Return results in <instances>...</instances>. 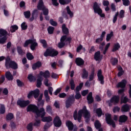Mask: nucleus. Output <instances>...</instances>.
Returning a JSON list of instances; mask_svg holds the SVG:
<instances>
[{"instance_id": "29", "label": "nucleus", "mask_w": 131, "mask_h": 131, "mask_svg": "<svg viewBox=\"0 0 131 131\" xmlns=\"http://www.w3.org/2000/svg\"><path fill=\"white\" fill-rule=\"evenodd\" d=\"M67 14L69 15L70 18H73L74 16L73 12L71 11L70 10V8H69V6H67L66 8Z\"/></svg>"}, {"instance_id": "59", "label": "nucleus", "mask_w": 131, "mask_h": 131, "mask_svg": "<svg viewBox=\"0 0 131 131\" xmlns=\"http://www.w3.org/2000/svg\"><path fill=\"white\" fill-rule=\"evenodd\" d=\"M119 14V13L118 12H117L115 15L113 20V23H115V22H116V21L117 20V16H118Z\"/></svg>"}, {"instance_id": "54", "label": "nucleus", "mask_w": 131, "mask_h": 131, "mask_svg": "<svg viewBox=\"0 0 131 131\" xmlns=\"http://www.w3.org/2000/svg\"><path fill=\"white\" fill-rule=\"evenodd\" d=\"M27 58L28 60H32L33 59V55L31 53H27Z\"/></svg>"}, {"instance_id": "5", "label": "nucleus", "mask_w": 131, "mask_h": 131, "mask_svg": "<svg viewBox=\"0 0 131 131\" xmlns=\"http://www.w3.org/2000/svg\"><path fill=\"white\" fill-rule=\"evenodd\" d=\"M29 44H31V50L32 51H34L35 50V48L37 47V42H36V40L35 39H29L24 43V47L26 48Z\"/></svg>"}, {"instance_id": "21", "label": "nucleus", "mask_w": 131, "mask_h": 131, "mask_svg": "<svg viewBox=\"0 0 131 131\" xmlns=\"http://www.w3.org/2000/svg\"><path fill=\"white\" fill-rule=\"evenodd\" d=\"M76 63L78 66H81L84 64V61L81 58H77L76 59Z\"/></svg>"}, {"instance_id": "50", "label": "nucleus", "mask_w": 131, "mask_h": 131, "mask_svg": "<svg viewBox=\"0 0 131 131\" xmlns=\"http://www.w3.org/2000/svg\"><path fill=\"white\" fill-rule=\"evenodd\" d=\"M94 77H95V71H93L91 73V74L90 75V77H89L90 81H92V80L94 79Z\"/></svg>"}, {"instance_id": "8", "label": "nucleus", "mask_w": 131, "mask_h": 131, "mask_svg": "<svg viewBox=\"0 0 131 131\" xmlns=\"http://www.w3.org/2000/svg\"><path fill=\"white\" fill-rule=\"evenodd\" d=\"M37 8L38 10H42L43 11V15H45V16H47V15L49 14V10L46 8L43 5V2H42V0H39Z\"/></svg>"}, {"instance_id": "23", "label": "nucleus", "mask_w": 131, "mask_h": 131, "mask_svg": "<svg viewBox=\"0 0 131 131\" xmlns=\"http://www.w3.org/2000/svg\"><path fill=\"white\" fill-rule=\"evenodd\" d=\"M120 49V44L119 43H115L114 45L113 48L112 49V52H116V51H118Z\"/></svg>"}, {"instance_id": "17", "label": "nucleus", "mask_w": 131, "mask_h": 131, "mask_svg": "<svg viewBox=\"0 0 131 131\" xmlns=\"http://www.w3.org/2000/svg\"><path fill=\"white\" fill-rule=\"evenodd\" d=\"M103 58V56L101 55V53L100 51H98L96 53H95L94 55V59L96 61H100V60H102V58Z\"/></svg>"}, {"instance_id": "60", "label": "nucleus", "mask_w": 131, "mask_h": 131, "mask_svg": "<svg viewBox=\"0 0 131 131\" xmlns=\"http://www.w3.org/2000/svg\"><path fill=\"white\" fill-rule=\"evenodd\" d=\"M122 1H123V5H124V6H129V1H128V0H122Z\"/></svg>"}, {"instance_id": "10", "label": "nucleus", "mask_w": 131, "mask_h": 131, "mask_svg": "<svg viewBox=\"0 0 131 131\" xmlns=\"http://www.w3.org/2000/svg\"><path fill=\"white\" fill-rule=\"evenodd\" d=\"M71 40V38L70 37L67 38L66 36H62L60 39V42H59L58 44V48H60V49L63 48V47L65 46V43L66 42V41H68L69 42H70Z\"/></svg>"}, {"instance_id": "49", "label": "nucleus", "mask_w": 131, "mask_h": 131, "mask_svg": "<svg viewBox=\"0 0 131 131\" xmlns=\"http://www.w3.org/2000/svg\"><path fill=\"white\" fill-rule=\"evenodd\" d=\"M94 124L96 128H100L101 127V123H100L99 121H96Z\"/></svg>"}, {"instance_id": "62", "label": "nucleus", "mask_w": 131, "mask_h": 131, "mask_svg": "<svg viewBox=\"0 0 131 131\" xmlns=\"http://www.w3.org/2000/svg\"><path fill=\"white\" fill-rule=\"evenodd\" d=\"M88 93H89V90H84L81 92V95L82 96L84 97V96H86V95H88Z\"/></svg>"}, {"instance_id": "41", "label": "nucleus", "mask_w": 131, "mask_h": 131, "mask_svg": "<svg viewBox=\"0 0 131 131\" xmlns=\"http://www.w3.org/2000/svg\"><path fill=\"white\" fill-rule=\"evenodd\" d=\"M17 51L19 55H24V52H23V51L22 50V48H21V47H18L17 48Z\"/></svg>"}, {"instance_id": "9", "label": "nucleus", "mask_w": 131, "mask_h": 131, "mask_svg": "<svg viewBox=\"0 0 131 131\" xmlns=\"http://www.w3.org/2000/svg\"><path fill=\"white\" fill-rule=\"evenodd\" d=\"M7 31L0 29V43H5L7 40Z\"/></svg>"}, {"instance_id": "43", "label": "nucleus", "mask_w": 131, "mask_h": 131, "mask_svg": "<svg viewBox=\"0 0 131 131\" xmlns=\"http://www.w3.org/2000/svg\"><path fill=\"white\" fill-rule=\"evenodd\" d=\"M33 125L34 126H39V125H40V120H35Z\"/></svg>"}, {"instance_id": "4", "label": "nucleus", "mask_w": 131, "mask_h": 131, "mask_svg": "<svg viewBox=\"0 0 131 131\" xmlns=\"http://www.w3.org/2000/svg\"><path fill=\"white\" fill-rule=\"evenodd\" d=\"M5 66L7 69H17L18 68V64L15 61H12L9 57H7L6 60Z\"/></svg>"}, {"instance_id": "48", "label": "nucleus", "mask_w": 131, "mask_h": 131, "mask_svg": "<svg viewBox=\"0 0 131 131\" xmlns=\"http://www.w3.org/2000/svg\"><path fill=\"white\" fill-rule=\"evenodd\" d=\"M82 86H83V83H80L79 85L76 88V92H78L79 91H80Z\"/></svg>"}, {"instance_id": "35", "label": "nucleus", "mask_w": 131, "mask_h": 131, "mask_svg": "<svg viewBox=\"0 0 131 131\" xmlns=\"http://www.w3.org/2000/svg\"><path fill=\"white\" fill-rule=\"evenodd\" d=\"M111 62L112 64V65L113 66H115L117 64V63H118V59H117V58H112Z\"/></svg>"}, {"instance_id": "42", "label": "nucleus", "mask_w": 131, "mask_h": 131, "mask_svg": "<svg viewBox=\"0 0 131 131\" xmlns=\"http://www.w3.org/2000/svg\"><path fill=\"white\" fill-rule=\"evenodd\" d=\"M6 112V108H5V105H1V107H0V113L1 114H4Z\"/></svg>"}, {"instance_id": "55", "label": "nucleus", "mask_w": 131, "mask_h": 131, "mask_svg": "<svg viewBox=\"0 0 131 131\" xmlns=\"http://www.w3.org/2000/svg\"><path fill=\"white\" fill-rule=\"evenodd\" d=\"M46 111L48 113H52V106L48 105L46 107Z\"/></svg>"}, {"instance_id": "6", "label": "nucleus", "mask_w": 131, "mask_h": 131, "mask_svg": "<svg viewBox=\"0 0 131 131\" xmlns=\"http://www.w3.org/2000/svg\"><path fill=\"white\" fill-rule=\"evenodd\" d=\"M101 4H98L97 2H95L93 5V9L94 11V13H96L101 17L102 18H104L105 17V14L102 13V9L100 8Z\"/></svg>"}, {"instance_id": "33", "label": "nucleus", "mask_w": 131, "mask_h": 131, "mask_svg": "<svg viewBox=\"0 0 131 131\" xmlns=\"http://www.w3.org/2000/svg\"><path fill=\"white\" fill-rule=\"evenodd\" d=\"M71 0H59V2L61 5H66L69 4Z\"/></svg>"}, {"instance_id": "57", "label": "nucleus", "mask_w": 131, "mask_h": 131, "mask_svg": "<svg viewBox=\"0 0 131 131\" xmlns=\"http://www.w3.org/2000/svg\"><path fill=\"white\" fill-rule=\"evenodd\" d=\"M81 95H80V93L79 92L76 91V95L75 96V99H78L81 98Z\"/></svg>"}, {"instance_id": "63", "label": "nucleus", "mask_w": 131, "mask_h": 131, "mask_svg": "<svg viewBox=\"0 0 131 131\" xmlns=\"http://www.w3.org/2000/svg\"><path fill=\"white\" fill-rule=\"evenodd\" d=\"M119 110H120V108H119V107L116 106L113 109V112L115 113L116 112H119Z\"/></svg>"}, {"instance_id": "32", "label": "nucleus", "mask_w": 131, "mask_h": 131, "mask_svg": "<svg viewBox=\"0 0 131 131\" xmlns=\"http://www.w3.org/2000/svg\"><path fill=\"white\" fill-rule=\"evenodd\" d=\"M62 29L63 33L64 34H68L69 33V31L68 30V28H66V25L65 24H63L62 26Z\"/></svg>"}, {"instance_id": "64", "label": "nucleus", "mask_w": 131, "mask_h": 131, "mask_svg": "<svg viewBox=\"0 0 131 131\" xmlns=\"http://www.w3.org/2000/svg\"><path fill=\"white\" fill-rule=\"evenodd\" d=\"M61 90H62V89L61 88L57 89L56 91L54 92V95H55V96H57V95H58V94H59V93L61 92Z\"/></svg>"}, {"instance_id": "2", "label": "nucleus", "mask_w": 131, "mask_h": 131, "mask_svg": "<svg viewBox=\"0 0 131 131\" xmlns=\"http://www.w3.org/2000/svg\"><path fill=\"white\" fill-rule=\"evenodd\" d=\"M82 114L84 115V117L87 119L86 120V122L88 121L89 118L91 117V114L88 110H86V107L84 106L82 110H81L78 112V115L77 116V111H75L74 113V118L75 120H78L79 122H80V120H81V116H82Z\"/></svg>"}, {"instance_id": "1", "label": "nucleus", "mask_w": 131, "mask_h": 131, "mask_svg": "<svg viewBox=\"0 0 131 131\" xmlns=\"http://www.w3.org/2000/svg\"><path fill=\"white\" fill-rule=\"evenodd\" d=\"M42 76L46 78L44 80V84L46 85V86H50L52 85V83H49V80L47 78H49L50 77V72L49 71H46L45 72L42 71H40L39 75L38 76V79L37 80V87L40 88L41 85V81H42Z\"/></svg>"}, {"instance_id": "20", "label": "nucleus", "mask_w": 131, "mask_h": 131, "mask_svg": "<svg viewBox=\"0 0 131 131\" xmlns=\"http://www.w3.org/2000/svg\"><path fill=\"white\" fill-rule=\"evenodd\" d=\"M87 100L89 104H92L94 102V98H93V93L90 92L87 96Z\"/></svg>"}, {"instance_id": "14", "label": "nucleus", "mask_w": 131, "mask_h": 131, "mask_svg": "<svg viewBox=\"0 0 131 131\" xmlns=\"http://www.w3.org/2000/svg\"><path fill=\"white\" fill-rule=\"evenodd\" d=\"M37 109H38V107H37L36 105L34 104H30L27 107V111L28 112H33L34 113H36V111H37Z\"/></svg>"}, {"instance_id": "22", "label": "nucleus", "mask_w": 131, "mask_h": 131, "mask_svg": "<svg viewBox=\"0 0 131 131\" xmlns=\"http://www.w3.org/2000/svg\"><path fill=\"white\" fill-rule=\"evenodd\" d=\"M119 102V96H114L111 99V103H114V104H117Z\"/></svg>"}, {"instance_id": "7", "label": "nucleus", "mask_w": 131, "mask_h": 131, "mask_svg": "<svg viewBox=\"0 0 131 131\" xmlns=\"http://www.w3.org/2000/svg\"><path fill=\"white\" fill-rule=\"evenodd\" d=\"M58 54V51L55 50L52 48H49L47 49L46 52H45L44 56L45 57H48V56H50L51 57H54V56H57Z\"/></svg>"}, {"instance_id": "16", "label": "nucleus", "mask_w": 131, "mask_h": 131, "mask_svg": "<svg viewBox=\"0 0 131 131\" xmlns=\"http://www.w3.org/2000/svg\"><path fill=\"white\" fill-rule=\"evenodd\" d=\"M97 76L99 81H100L101 84H104V76L102 75V71L101 70L98 71Z\"/></svg>"}, {"instance_id": "13", "label": "nucleus", "mask_w": 131, "mask_h": 131, "mask_svg": "<svg viewBox=\"0 0 131 131\" xmlns=\"http://www.w3.org/2000/svg\"><path fill=\"white\" fill-rule=\"evenodd\" d=\"M39 95V90L36 89L34 91H31L28 94V99H30V98H31L32 96H34L35 99H36Z\"/></svg>"}, {"instance_id": "31", "label": "nucleus", "mask_w": 131, "mask_h": 131, "mask_svg": "<svg viewBox=\"0 0 131 131\" xmlns=\"http://www.w3.org/2000/svg\"><path fill=\"white\" fill-rule=\"evenodd\" d=\"M94 113H96L99 117L102 116V110L101 108L94 109Z\"/></svg>"}, {"instance_id": "18", "label": "nucleus", "mask_w": 131, "mask_h": 131, "mask_svg": "<svg viewBox=\"0 0 131 131\" xmlns=\"http://www.w3.org/2000/svg\"><path fill=\"white\" fill-rule=\"evenodd\" d=\"M127 82L125 80H122L121 82L118 83L117 85V88H121L122 89H124Z\"/></svg>"}, {"instance_id": "24", "label": "nucleus", "mask_w": 131, "mask_h": 131, "mask_svg": "<svg viewBox=\"0 0 131 131\" xmlns=\"http://www.w3.org/2000/svg\"><path fill=\"white\" fill-rule=\"evenodd\" d=\"M73 100L72 98H69L66 102V106L67 108H69L71 105L73 103Z\"/></svg>"}, {"instance_id": "53", "label": "nucleus", "mask_w": 131, "mask_h": 131, "mask_svg": "<svg viewBox=\"0 0 131 131\" xmlns=\"http://www.w3.org/2000/svg\"><path fill=\"white\" fill-rule=\"evenodd\" d=\"M21 29L23 30H25V29H27V25L25 22L23 23L21 25Z\"/></svg>"}, {"instance_id": "58", "label": "nucleus", "mask_w": 131, "mask_h": 131, "mask_svg": "<svg viewBox=\"0 0 131 131\" xmlns=\"http://www.w3.org/2000/svg\"><path fill=\"white\" fill-rule=\"evenodd\" d=\"M40 42L42 45H43V48H46L47 47V41L45 39L40 40Z\"/></svg>"}, {"instance_id": "27", "label": "nucleus", "mask_w": 131, "mask_h": 131, "mask_svg": "<svg viewBox=\"0 0 131 131\" xmlns=\"http://www.w3.org/2000/svg\"><path fill=\"white\" fill-rule=\"evenodd\" d=\"M127 120V116L125 115H123L120 116L119 121V122H125Z\"/></svg>"}, {"instance_id": "34", "label": "nucleus", "mask_w": 131, "mask_h": 131, "mask_svg": "<svg viewBox=\"0 0 131 131\" xmlns=\"http://www.w3.org/2000/svg\"><path fill=\"white\" fill-rule=\"evenodd\" d=\"M14 118V115L12 113H9L6 116L7 120H12Z\"/></svg>"}, {"instance_id": "36", "label": "nucleus", "mask_w": 131, "mask_h": 131, "mask_svg": "<svg viewBox=\"0 0 131 131\" xmlns=\"http://www.w3.org/2000/svg\"><path fill=\"white\" fill-rule=\"evenodd\" d=\"M24 14L25 18H26L27 19L30 18V16L31 15V13L29 11L25 12Z\"/></svg>"}, {"instance_id": "12", "label": "nucleus", "mask_w": 131, "mask_h": 131, "mask_svg": "<svg viewBox=\"0 0 131 131\" xmlns=\"http://www.w3.org/2000/svg\"><path fill=\"white\" fill-rule=\"evenodd\" d=\"M105 117L107 124H110V125H112L113 127H115V123L114 122V121L111 119V115L109 114H106Z\"/></svg>"}, {"instance_id": "39", "label": "nucleus", "mask_w": 131, "mask_h": 131, "mask_svg": "<svg viewBox=\"0 0 131 131\" xmlns=\"http://www.w3.org/2000/svg\"><path fill=\"white\" fill-rule=\"evenodd\" d=\"M81 50H83V51L84 52H85V48H83L82 47V45H80L79 46H78L77 48V53H79V52H80V51H81Z\"/></svg>"}, {"instance_id": "26", "label": "nucleus", "mask_w": 131, "mask_h": 131, "mask_svg": "<svg viewBox=\"0 0 131 131\" xmlns=\"http://www.w3.org/2000/svg\"><path fill=\"white\" fill-rule=\"evenodd\" d=\"M66 125L69 130H72V129H73V123H72V122L68 121L66 122Z\"/></svg>"}, {"instance_id": "15", "label": "nucleus", "mask_w": 131, "mask_h": 131, "mask_svg": "<svg viewBox=\"0 0 131 131\" xmlns=\"http://www.w3.org/2000/svg\"><path fill=\"white\" fill-rule=\"evenodd\" d=\"M53 123L55 126L56 127H60V126H61V124H62V122H61V120H60V118H59V117L55 118Z\"/></svg>"}, {"instance_id": "40", "label": "nucleus", "mask_w": 131, "mask_h": 131, "mask_svg": "<svg viewBox=\"0 0 131 131\" xmlns=\"http://www.w3.org/2000/svg\"><path fill=\"white\" fill-rule=\"evenodd\" d=\"M70 84L71 85V90H74L75 88V84H74V81L72 79L70 81Z\"/></svg>"}, {"instance_id": "37", "label": "nucleus", "mask_w": 131, "mask_h": 131, "mask_svg": "<svg viewBox=\"0 0 131 131\" xmlns=\"http://www.w3.org/2000/svg\"><path fill=\"white\" fill-rule=\"evenodd\" d=\"M17 29L18 27L17 26V25H13L10 27V31L11 32H15L16 30H17Z\"/></svg>"}, {"instance_id": "51", "label": "nucleus", "mask_w": 131, "mask_h": 131, "mask_svg": "<svg viewBox=\"0 0 131 131\" xmlns=\"http://www.w3.org/2000/svg\"><path fill=\"white\" fill-rule=\"evenodd\" d=\"M32 125H33V124H32V123H31L28 125L27 127L28 130L32 131V129H33Z\"/></svg>"}, {"instance_id": "28", "label": "nucleus", "mask_w": 131, "mask_h": 131, "mask_svg": "<svg viewBox=\"0 0 131 131\" xmlns=\"http://www.w3.org/2000/svg\"><path fill=\"white\" fill-rule=\"evenodd\" d=\"M6 77L8 79V80H13V75H12V74H11V72H6Z\"/></svg>"}, {"instance_id": "30", "label": "nucleus", "mask_w": 131, "mask_h": 131, "mask_svg": "<svg viewBox=\"0 0 131 131\" xmlns=\"http://www.w3.org/2000/svg\"><path fill=\"white\" fill-rule=\"evenodd\" d=\"M40 66H41V62H37L33 65L32 69H33V70H35V69H37V68H39Z\"/></svg>"}, {"instance_id": "25", "label": "nucleus", "mask_w": 131, "mask_h": 131, "mask_svg": "<svg viewBox=\"0 0 131 131\" xmlns=\"http://www.w3.org/2000/svg\"><path fill=\"white\" fill-rule=\"evenodd\" d=\"M129 110V105L128 104H125L122 106L121 108L122 112H127Z\"/></svg>"}, {"instance_id": "44", "label": "nucleus", "mask_w": 131, "mask_h": 131, "mask_svg": "<svg viewBox=\"0 0 131 131\" xmlns=\"http://www.w3.org/2000/svg\"><path fill=\"white\" fill-rule=\"evenodd\" d=\"M37 13V10H34L32 14V17L30 18V21H33L34 20V15Z\"/></svg>"}, {"instance_id": "52", "label": "nucleus", "mask_w": 131, "mask_h": 131, "mask_svg": "<svg viewBox=\"0 0 131 131\" xmlns=\"http://www.w3.org/2000/svg\"><path fill=\"white\" fill-rule=\"evenodd\" d=\"M109 47H110V43H108L105 48L104 51L103 52V54L105 55L106 53H107V51H108V49H109Z\"/></svg>"}, {"instance_id": "47", "label": "nucleus", "mask_w": 131, "mask_h": 131, "mask_svg": "<svg viewBox=\"0 0 131 131\" xmlns=\"http://www.w3.org/2000/svg\"><path fill=\"white\" fill-rule=\"evenodd\" d=\"M128 101V98H127V97H125L121 99V103H123L124 104H125V103H127V101Z\"/></svg>"}, {"instance_id": "38", "label": "nucleus", "mask_w": 131, "mask_h": 131, "mask_svg": "<svg viewBox=\"0 0 131 131\" xmlns=\"http://www.w3.org/2000/svg\"><path fill=\"white\" fill-rule=\"evenodd\" d=\"M113 36V32L112 31L110 34H108L106 36V41H109L111 39V37Z\"/></svg>"}, {"instance_id": "56", "label": "nucleus", "mask_w": 131, "mask_h": 131, "mask_svg": "<svg viewBox=\"0 0 131 131\" xmlns=\"http://www.w3.org/2000/svg\"><path fill=\"white\" fill-rule=\"evenodd\" d=\"M50 23L52 26H57L58 25L57 22L54 21V19H51Z\"/></svg>"}, {"instance_id": "19", "label": "nucleus", "mask_w": 131, "mask_h": 131, "mask_svg": "<svg viewBox=\"0 0 131 131\" xmlns=\"http://www.w3.org/2000/svg\"><path fill=\"white\" fill-rule=\"evenodd\" d=\"M81 77L83 79H86V78L89 77V72H88V71H86V70L85 69L82 70Z\"/></svg>"}, {"instance_id": "61", "label": "nucleus", "mask_w": 131, "mask_h": 131, "mask_svg": "<svg viewBox=\"0 0 131 131\" xmlns=\"http://www.w3.org/2000/svg\"><path fill=\"white\" fill-rule=\"evenodd\" d=\"M119 16L120 18H123V17H124V10H121L120 11Z\"/></svg>"}, {"instance_id": "46", "label": "nucleus", "mask_w": 131, "mask_h": 131, "mask_svg": "<svg viewBox=\"0 0 131 131\" xmlns=\"http://www.w3.org/2000/svg\"><path fill=\"white\" fill-rule=\"evenodd\" d=\"M54 27H49L48 28V33H49V34H52V33L54 32Z\"/></svg>"}, {"instance_id": "45", "label": "nucleus", "mask_w": 131, "mask_h": 131, "mask_svg": "<svg viewBox=\"0 0 131 131\" xmlns=\"http://www.w3.org/2000/svg\"><path fill=\"white\" fill-rule=\"evenodd\" d=\"M28 79L31 82L35 80V78H34L31 74L28 75Z\"/></svg>"}, {"instance_id": "3", "label": "nucleus", "mask_w": 131, "mask_h": 131, "mask_svg": "<svg viewBox=\"0 0 131 131\" xmlns=\"http://www.w3.org/2000/svg\"><path fill=\"white\" fill-rule=\"evenodd\" d=\"M35 114L37 117H41L42 118L41 120L43 122H50V121L53 120V119L51 117H45L46 115V111L43 107H41L39 110L38 108Z\"/></svg>"}, {"instance_id": "11", "label": "nucleus", "mask_w": 131, "mask_h": 131, "mask_svg": "<svg viewBox=\"0 0 131 131\" xmlns=\"http://www.w3.org/2000/svg\"><path fill=\"white\" fill-rule=\"evenodd\" d=\"M17 105L20 106L21 108H24V107H26L28 105L30 104V101L29 100H24L23 99H20L17 101Z\"/></svg>"}]
</instances>
